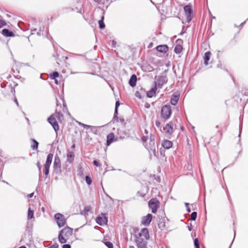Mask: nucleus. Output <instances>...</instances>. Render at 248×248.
<instances>
[{"label":"nucleus","instance_id":"79ce46f5","mask_svg":"<svg viewBox=\"0 0 248 248\" xmlns=\"http://www.w3.org/2000/svg\"><path fill=\"white\" fill-rule=\"evenodd\" d=\"M137 195L138 196H139L141 197H144L145 194H141L140 191H138L137 193Z\"/></svg>","mask_w":248,"mask_h":248},{"label":"nucleus","instance_id":"774afa93","mask_svg":"<svg viewBox=\"0 0 248 248\" xmlns=\"http://www.w3.org/2000/svg\"><path fill=\"white\" fill-rule=\"evenodd\" d=\"M118 170L119 171H121V169H118Z\"/></svg>","mask_w":248,"mask_h":248},{"label":"nucleus","instance_id":"72a5a7b5","mask_svg":"<svg viewBox=\"0 0 248 248\" xmlns=\"http://www.w3.org/2000/svg\"><path fill=\"white\" fill-rule=\"evenodd\" d=\"M59 76L58 72H54L51 75V78L52 79H55L56 78H58Z\"/></svg>","mask_w":248,"mask_h":248},{"label":"nucleus","instance_id":"09e8293b","mask_svg":"<svg viewBox=\"0 0 248 248\" xmlns=\"http://www.w3.org/2000/svg\"><path fill=\"white\" fill-rule=\"evenodd\" d=\"M187 228L189 231H191L192 230V226L191 224L190 225L187 226Z\"/></svg>","mask_w":248,"mask_h":248},{"label":"nucleus","instance_id":"6e6552de","mask_svg":"<svg viewBox=\"0 0 248 248\" xmlns=\"http://www.w3.org/2000/svg\"><path fill=\"white\" fill-rule=\"evenodd\" d=\"M54 172L57 174H60L62 172L61 163L59 156H55L54 161L53 163Z\"/></svg>","mask_w":248,"mask_h":248},{"label":"nucleus","instance_id":"cd10ccee","mask_svg":"<svg viewBox=\"0 0 248 248\" xmlns=\"http://www.w3.org/2000/svg\"><path fill=\"white\" fill-rule=\"evenodd\" d=\"M191 221H195L197 217V213L195 211L193 212L190 215Z\"/></svg>","mask_w":248,"mask_h":248},{"label":"nucleus","instance_id":"7ed1b4c3","mask_svg":"<svg viewBox=\"0 0 248 248\" xmlns=\"http://www.w3.org/2000/svg\"><path fill=\"white\" fill-rule=\"evenodd\" d=\"M161 215L158 217V227L159 229L161 230H167L166 226V221H169V219L166 217L164 211L161 212H159Z\"/></svg>","mask_w":248,"mask_h":248},{"label":"nucleus","instance_id":"a19ab883","mask_svg":"<svg viewBox=\"0 0 248 248\" xmlns=\"http://www.w3.org/2000/svg\"><path fill=\"white\" fill-rule=\"evenodd\" d=\"M5 25L6 23L3 20L0 19V28L2 27Z\"/></svg>","mask_w":248,"mask_h":248},{"label":"nucleus","instance_id":"4be33fe9","mask_svg":"<svg viewBox=\"0 0 248 248\" xmlns=\"http://www.w3.org/2000/svg\"><path fill=\"white\" fill-rule=\"evenodd\" d=\"M210 53L209 52H207L204 54V56L203 57L204 60V64L207 65L208 64V61L210 60Z\"/></svg>","mask_w":248,"mask_h":248},{"label":"nucleus","instance_id":"20e7f679","mask_svg":"<svg viewBox=\"0 0 248 248\" xmlns=\"http://www.w3.org/2000/svg\"><path fill=\"white\" fill-rule=\"evenodd\" d=\"M54 218L59 228L63 227L66 224V219L64 215L61 213H56L54 216Z\"/></svg>","mask_w":248,"mask_h":248},{"label":"nucleus","instance_id":"680f3d73","mask_svg":"<svg viewBox=\"0 0 248 248\" xmlns=\"http://www.w3.org/2000/svg\"><path fill=\"white\" fill-rule=\"evenodd\" d=\"M181 41H181V40H178L177 41V42L178 43L181 42Z\"/></svg>","mask_w":248,"mask_h":248},{"label":"nucleus","instance_id":"a211bd4d","mask_svg":"<svg viewBox=\"0 0 248 248\" xmlns=\"http://www.w3.org/2000/svg\"><path fill=\"white\" fill-rule=\"evenodd\" d=\"M156 87L155 85L152 87L150 90L147 92V96L148 97H152L155 93L156 91Z\"/></svg>","mask_w":248,"mask_h":248},{"label":"nucleus","instance_id":"4468645a","mask_svg":"<svg viewBox=\"0 0 248 248\" xmlns=\"http://www.w3.org/2000/svg\"><path fill=\"white\" fill-rule=\"evenodd\" d=\"M114 138L115 136L113 133H110L107 136V144L108 146L116 140Z\"/></svg>","mask_w":248,"mask_h":248},{"label":"nucleus","instance_id":"7c9ffc66","mask_svg":"<svg viewBox=\"0 0 248 248\" xmlns=\"http://www.w3.org/2000/svg\"><path fill=\"white\" fill-rule=\"evenodd\" d=\"M178 100V97L177 96H175L174 98H171L170 100V103L172 105H176L177 103Z\"/></svg>","mask_w":248,"mask_h":248},{"label":"nucleus","instance_id":"473e14b6","mask_svg":"<svg viewBox=\"0 0 248 248\" xmlns=\"http://www.w3.org/2000/svg\"><path fill=\"white\" fill-rule=\"evenodd\" d=\"M104 244L108 248H113V245L110 241H106Z\"/></svg>","mask_w":248,"mask_h":248},{"label":"nucleus","instance_id":"c85d7f7f","mask_svg":"<svg viewBox=\"0 0 248 248\" xmlns=\"http://www.w3.org/2000/svg\"><path fill=\"white\" fill-rule=\"evenodd\" d=\"M32 143L31 145V147L33 149H36L38 148V142L34 140H32Z\"/></svg>","mask_w":248,"mask_h":248},{"label":"nucleus","instance_id":"338daca9","mask_svg":"<svg viewBox=\"0 0 248 248\" xmlns=\"http://www.w3.org/2000/svg\"><path fill=\"white\" fill-rule=\"evenodd\" d=\"M78 228H77V229H76L75 230V232L78 231Z\"/></svg>","mask_w":248,"mask_h":248},{"label":"nucleus","instance_id":"1a4fd4ad","mask_svg":"<svg viewBox=\"0 0 248 248\" xmlns=\"http://www.w3.org/2000/svg\"><path fill=\"white\" fill-rule=\"evenodd\" d=\"M171 114V108L169 106L165 105L163 106L161 110V115L163 118L168 119Z\"/></svg>","mask_w":248,"mask_h":248},{"label":"nucleus","instance_id":"8fccbe9b","mask_svg":"<svg viewBox=\"0 0 248 248\" xmlns=\"http://www.w3.org/2000/svg\"><path fill=\"white\" fill-rule=\"evenodd\" d=\"M75 156H67V159H72L73 160H74V157Z\"/></svg>","mask_w":248,"mask_h":248},{"label":"nucleus","instance_id":"a878e982","mask_svg":"<svg viewBox=\"0 0 248 248\" xmlns=\"http://www.w3.org/2000/svg\"><path fill=\"white\" fill-rule=\"evenodd\" d=\"M32 224H29V222H27V225L26 226V231L28 232L29 235H32Z\"/></svg>","mask_w":248,"mask_h":248},{"label":"nucleus","instance_id":"2eb2a0df","mask_svg":"<svg viewBox=\"0 0 248 248\" xmlns=\"http://www.w3.org/2000/svg\"><path fill=\"white\" fill-rule=\"evenodd\" d=\"M164 130L169 135L171 134L173 132V128L171 125L170 124H167L164 127Z\"/></svg>","mask_w":248,"mask_h":248},{"label":"nucleus","instance_id":"5fc2aeb1","mask_svg":"<svg viewBox=\"0 0 248 248\" xmlns=\"http://www.w3.org/2000/svg\"><path fill=\"white\" fill-rule=\"evenodd\" d=\"M150 140H151V142L154 144V139L152 140V139L151 138Z\"/></svg>","mask_w":248,"mask_h":248},{"label":"nucleus","instance_id":"2f4dec72","mask_svg":"<svg viewBox=\"0 0 248 248\" xmlns=\"http://www.w3.org/2000/svg\"><path fill=\"white\" fill-rule=\"evenodd\" d=\"M194 245L195 248H200V243L197 238L194 239Z\"/></svg>","mask_w":248,"mask_h":248},{"label":"nucleus","instance_id":"052dcab7","mask_svg":"<svg viewBox=\"0 0 248 248\" xmlns=\"http://www.w3.org/2000/svg\"><path fill=\"white\" fill-rule=\"evenodd\" d=\"M42 210L44 212L45 211V208L44 207H42Z\"/></svg>","mask_w":248,"mask_h":248},{"label":"nucleus","instance_id":"58836bf2","mask_svg":"<svg viewBox=\"0 0 248 248\" xmlns=\"http://www.w3.org/2000/svg\"><path fill=\"white\" fill-rule=\"evenodd\" d=\"M79 124L80 125H81L82 126H83L84 128H88L89 127H93L92 126L87 125V124H82L81 123H79Z\"/></svg>","mask_w":248,"mask_h":248},{"label":"nucleus","instance_id":"c756f323","mask_svg":"<svg viewBox=\"0 0 248 248\" xmlns=\"http://www.w3.org/2000/svg\"><path fill=\"white\" fill-rule=\"evenodd\" d=\"M103 19H104V16H102L101 18V19L99 20V21H98L99 28L101 29H104L105 27V24L103 22Z\"/></svg>","mask_w":248,"mask_h":248},{"label":"nucleus","instance_id":"5701e85b","mask_svg":"<svg viewBox=\"0 0 248 248\" xmlns=\"http://www.w3.org/2000/svg\"><path fill=\"white\" fill-rule=\"evenodd\" d=\"M34 217V211L31 209L29 207L28 211V219H31Z\"/></svg>","mask_w":248,"mask_h":248},{"label":"nucleus","instance_id":"dca6fc26","mask_svg":"<svg viewBox=\"0 0 248 248\" xmlns=\"http://www.w3.org/2000/svg\"><path fill=\"white\" fill-rule=\"evenodd\" d=\"M156 48L158 51L162 53H166L168 50L167 45H160L157 46Z\"/></svg>","mask_w":248,"mask_h":248},{"label":"nucleus","instance_id":"0e129e2a","mask_svg":"<svg viewBox=\"0 0 248 248\" xmlns=\"http://www.w3.org/2000/svg\"><path fill=\"white\" fill-rule=\"evenodd\" d=\"M15 102H16V104L18 105V103H17V100H16H16H15Z\"/></svg>","mask_w":248,"mask_h":248},{"label":"nucleus","instance_id":"39448f33","mask_svg":"<svg viewBox=\"0 0 248 248\" xmlns=\"http://www.w3.org/2000/svg\"><path fill=\"white\" fill-rule=\"evenodd\" d=\"M160 202L156 198H152L148 202L149 207L151 209L152 212L153 214H155L157 212V209L159 207Z\"/></svg>","mask_w":248,"mask_h":248},{"label":"nucleus","instance_id":"0eeeda50","mask_svg":"<svg viewBox=\"0 0 248 248\" xmlns=\"http://www.w3.org/2000/svg\"><path fill=\"white\" fill-rule=\"evenodd\" d=\"M53 156H47L46 160L44 165V175L45 178L48 177L49 172V168L52 163Z\"/></svg>","mask_w":248,"mask_h":248},{"label":"nucleus","instance_id":"ea45409f","mask_svg":"<svg viewBox=\"0 0 248 248\" xmlns=\"http://www.w3.org/2000/svg\"><path fill=\"white\" fill-rule=\"evenodd\" d=\"M64 244L62 246V248H71V246L69 244Z\"/></svg>","mask_w":248,"mask_h":248},{"label":"nucleus","instance_id":"4d7b16f0","mask_svg":"<svg viewBox=\"0 0 248 248\" xmlns=\"http://www.w3.org/2000/svg\"><path fill=\"white\" fill-rule=\"evenodd\" d=\"M55 82L56 84H58V80L57 79H55Z\"/></svg>","mask_w":248,"mask_h":248},{"label":"nucleus","instance_id":"423d86ee","mask_svg":"<svg viewBox=\"0 0 248 248\" xmlns=\"http://www.w3.org/2000/svg\"><path fill=\"white\" fill-rule=\"evenodd\" d=\"M136 239L135 240L137 246L139 248H145L147 247V242L141 238V233H138L135 235Z\"/></svg>","mask_w":248,"mask_h":248},{"label":"nucleus","instance_id":"bb28decb","mask_svg":"<svg viewBox=\"0 0 248 248\" xmlns=\"http://www.w3.org/2000/svg\"><path fill=\"white\" fill-rule=\"evenodd\" d=\"M182 49L183 47L181 45H177L174 48V51L176 53L179 54L182 51Z\"/></svg>","mask_w":248,"mask_h":248},{"label":"nucleus","instance_id":"13d9d810","mask_svg":"<svg viewBox=\"0 0 248 248\" xmlns=\"http://www.w3.org/2000/svg\"><path fill=\"white\" fill-rule=\"evenodd\" d=\"M129 248H135L134 246H130Z\"/></svg>","mask_w":248,"mask_h":248},{"label":"nucleus","instance_id":"de8ad7c7","mask_svg":"<svg viewBox=\"0 0 248 248\" xmlns=\"http://www.w3.org/2000/svg\"><path fill=\"white\" fill-rule=\"evenodd\" d=\"M34 195V192H32L31 193H30L28 195V197L29 198H31Z\"/></svg>","mask_w":248,"mask_h":248},{"label":"nucleus","instance_id":"37998d69","mask_svg":"<svg viewBox=\"0 0 248 248\" xmlns=\"http://www.w3.org/2000/svg\"><path fill=\"white\" fill-rule=\"evenodd\" d=\"M84 211L86 212H88L90 211V206H86L84 208Z\"/></svg>","mask_w":248,"mask_h":248},{"label":"nucleus","instance_id":"9b49d317","mask_svg":"<svg viewBox=\"0 0 248 248\" xmlns=\"http://www.w3.org/2000/svg\"><path fill=\"white\" fill-rule=\"evenodd\" d=\"M153 219V215L151 214H148L146 216L142 217L141 224L144 226H147L150 225Z\"/></svg>","mask_w":248,"mask_h":248},{"label":"nucleus","instance_id":"a18cd8bd","mask_svg":"<svg viewBox=\"0 0 248 248\" xmlns=\"http://www.w3.org/2000/svg\"><path fill=\"white\" fill-rule=\"evenodd\" d=\"M160 124H160V122L159 121H157L155 122V125L157 127H159L160 126Z\"/></svg>","mask_w":248,"mask_h":248},{"label":"nucleus","instance_id":"412c9836","mask_svg":"<svg viewBox=\"0 0 248 248\" xmlns=\"http://www.w3.org/2000/svg\"><path fill=\"white\" fill-rule=\"evenodd\" d=\"M2 33L3 35L6 37L14 36V33L9 31L8 29H3L2 31Z\"/></svg>","mask_w":248,"mask_h":248},{"label":"nucleus","instance_id":"603ef678","mask_svg":"<svg viewBox=\"0 0 248 248\" xmlns=\"http://www.w3.org/2000/svg\"><path fill=\"white\" fill-rule=\"evenodd\" d=\"M112 46H115V45H116V43L114 41H112Z\"/></svg>","mask_w":248,"mask_h":248},{"label":"nucleus","instance_id":"bf43d9fd","mask_svg":"<svg viewBox=\"0 0 248 248\" xmlns=\"http://www.w3.org/2000/svg\"><path fill=\"white\" fill-rule=\"evenodd\" d=\"M235 230H234V238H235Z\"/></svg>","mask_w":248,"mask_h":248},{"label":"nucleus","instance_id":"4c0bfd02","mask_svg":"<svg viewBox=\"0 0 248 248\" xmlns=\"http://www.w3.org/2000/svg\"><path fill=\"white\" fill-rule=\"evenodd\" d=\"M36 165H37V167L38 168V170H39L40 171L39 176L40 177L41 173V168H42V166H41V164H40V163L39 162H38L37 163Z\"/></svg>","mask_w":248,"mask_h":248},{"label":"nucleus","instance_id":"c9c22d12","mask_svg":"<svg viewBox=\"0 0 248 248\" xmlns=\"http://www.w3.org/2000/svg\"><path fill=\"white\" fill-rule=\"evenodd\" d=\"M185 206L186 208V211L188 213H190L191 212V209L189 207V204L187 202H185Z\"/></svg>","mask_w":248,"mask_h":248},{"label":"nucleus","instance_id":"6e6d98bb","mask_svg":"<svg viewBox=\"0 0 248 248\" xmlns=\"http://www.w3.org/2000/svg\"><path fill=\"white\" fill-rule=\"evenodd\" d=\"M142 140H143V141H145V140H146V138H145V137H143V138H142Z\"/></svg>","mask_w":248,"mask_h":248},{"label":"nucleus","instance_id":"c03bdc74","mask_svg":"<svg viewBox=\"0 0 248 248\" xmlns=\"http://www.w3.org/2000/svg\"><path fill=\"white\" fill-rule=\"evenodd\" d=\"M155 179L158 183H160L161 182V179L159 176H157L156 177H155Z\"/></svg>","mask_w":248,"mask_h":248},{"label":"nucleus","instance_id":"69168bd1","mask_svg":"<svg viewBox=\"0 0 248 248\" xmlns=\"http://www.w3.org/2000/svg\"><path fill=\"white\" fill-rule=\"evenodd\" d=\"M210 159L211 161L213 163L212 159L211 157H210Z\"/></svg>","mask_w":248,"mask_h":248},{"label":"nucleus","instance_id":"f03ea898","mask_svg":"<svg viewBox=\"0 0 248 248\" xmlns=\"http://www.w3.org/2000/svg\"><path fill=\"white\" fill-rule=\"evenodd\" d=\"M63 119V115L60 112H56L48 119V122L52 126L55 132H57L59 129L57 120L61 122Z\"/></svg>","mask_w":248,"mask_h":248},{"label":"nucleus","instance_id":"393cba45","mask_svg":"<svg viewBox=\"0 0 248 248\" xmlns=\"http://www.w3.org/2000/svg\"><path fill=\"white\" fill-rule=\"evenodd\" d=\"M78 175L80 177L83 178L84 176V170L81 167H78Z\"/></svg>","mask_w":248,"mask_h":248},{"label":"nucleus","instance_id":"aec40b11","mask_svg":"<svg viewBox=\"0 0 248 248\" xmlns=\"http://www.w3.org/2000/svg\"><path fill=\"white\" fill-rule=\"evenodd\" d=\"M136 81L137 77L135 75H133L131 77L129 83L131 86L134 87L136 85Z\"/></svg>","mask_w":248,"mask_h":248},{"label":"nucleus","instance_id":"f257e3e1","mask_svg":"<svg viewBox=\"0 0 248 248\" xmlns=\"http://www.w3.org/2000/svg\"><path fill=\"white\" fill-rule=\"evenodd\" d=\"M73 229L67 226L61 230L58 234V240L61 244L66 243L73 234Z\"/></svg>","mask_w":248,"mask_h":248},{"label":"nucleus","instance_id":"b1692460","mask_svg":"<svg viewBox=\"0 0 248 248\" xmlns=\"http://www.w3.org/2000/svg\"><path fill=\"white\" fill-rule=\"evenodd\" d=\"M85 180L86 181V184L88 186H90L92 184V179L89 175H87L85 176Z\"/></svg>","mask_w":248,"mask_h":248},{"label":"nucleus","instance_id":"f8f14e48","mask_svg":"<svg viewBox=\"0 0 248 248\" xmlns=\"http://www.w3.org/2000/svg\"><path fill=\"white\" fill-rule=\"evenodd\" d=\"M184 11L186 16V20L189 22L192 19V9L190 6L186 5L184 7Z\"/></svg>","mask_w":248,"mask_h":248},{"label":"nucleus","instance_id":"864d4df0","mask_svg":"<svg viewBox=\"0 0 248 248\" xmlns=\"http://www.w3.org/2000/svg\"><path fill=\"white\" fill-rule=\"evenodd\" d=\"M18 248H27L24 245H23V246H21L18 247Z\"/></svg>","mask_w":248,"mask_h":248},{"label":"nucleus","instance_id":"e433bc0d","mask_svg":"<svg viewBox=\"0 0 248 248\" xmlns=\"http://www.w3.org/2000/svg\"><path fill=\"white\" fill-rule=\"evenodd\" d=\"M120 106V103L118 101H117L116 102V104H115V113L116 114H117V112H118V107Z\"/></svg>","mask_w":248,"mask_h":248},{"label":"nucleus","instance_id":"6ab92c4d","mask_svg":"<svg viewBox=\"0 0 248 248\" xmlns=\"http://www.w3.org/2000/svg\"><path fill=\"white\" fill-rule=\"evenodd\" d=\"M162 145L165 149H169L172 146V143L170 140H165L162 142Z\"/></svg>","mask_w":248,"mask_h":248},{"label":"nucleus","instance_id":"f3484780","mask_svg":"<svg viewBox=\"0 0 248 248\" xmlns=\"http://www.w3.org/2000/svg\"><path fill=\"white\" fill-rule=\"evenodd\" d=\"M140 233H141V236L143 235L146 240L149 239L150 236L148 229L146 228L142 229Z\"/></svg>","mask_w":248,"mask_h":248},{"label":"nucleus","instance_id":"3c124183","mask_svg":"<svg viewBox=\"0 0 248 248\" xmlns=\"http://www.w3.org/2000/svg\"><path fill=\"white\" fill-rule=\"evenodd\" d=\"M191 236L192 237H194V236H196V233L195 232H192L191 233Z\"/></svg>","mask_w":248,"mask_h":248},{"label":"nucleus","instance_id":"9d476101","mask_svg":"<svg viewBox=\"0 0 248 248\" xmlns=\"http://www.w3.org/2000/svg\"><path fill=\"white\" fill-rule=\"evenodd\" d=\"M102 216H98L96 217L95 221L96 223L100 226L107 224L108 222V218L105 216V214H101Z\"/></svg>","mask_w":248,"mask_h":248},{"label":"nucleus","instance_id":"f704fd0d","mask_svg":"<svg viewBox=\"0 0 248 248\" xmlns=\"http://www.w3.org/2000/svg\"><path fill=\"white\" fill-rule=\"evenodd\" d=\"M93 164L96 167H100L101 166V164H100V161L99 160H93Z\"/></svg>","mask_w":248,"mask_h":248},{"label":"nucleus","instance_id":"e2e57ef3","mask_svg":"<svg viewBox=\"0 0 248 248\" xmlns=\"http://www.w3.org/2000/svg\"><path fill=\"white\" fill-rule=\"evenodd\" d=\"M4 183H6L7 184H9L8 182H5V181H2Z\"/></svg>","mask_w":248,"mask_h":248},{"label":"nucleus","instance_id":"ddd939ff","mask_svg":"<svg viewBox=\"0 0 248 248\" xmlns=\"http://www.w3.org/2000/svg\"><path fill=\"white\" fill-rule=\"evenodd\" d=\"M167 80L165 77H159L156 81L155 82V86L159 88H161L164 84L166 83Z\"/></svg>","mask_w":248,"mask_h":248},{"label":"nucleus","instance_id":"49530a36","mask_svg":"<svg viewBox=\"0 0 248 248\" xmlns=\"http://www.w3.org/2000/svg\"><path fill=\"white\" fill-rule=\"evenodd\" d=\"M135 95L136 97L139 98H141V96L140 95L139 93L138 92H137L136 93H135Z\"/></svg>","mask_w":248,"mask_h":248}]
</instances>
